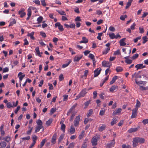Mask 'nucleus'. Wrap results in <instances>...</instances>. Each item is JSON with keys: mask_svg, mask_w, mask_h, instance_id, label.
I'll return each mask as SVG.
<instances>
[{"mask_svg": "<svg viewBox=\"0 0 148 148\" xmlns=\"http://www.w3.org/2000/svg\"><path fill=\"white\" fill-rule=\"evenodd\" d=\"M41 2L42 5L44 6H45L46 5V4L45 3V0H41Z\"/></svg>", "mask_w": 148, "mask_h": 148, "instance_id": "nucleus-63", "label": "nucleus"}, {"mask_svg": "<svg viewBox=\"0 0 148 148\" xmlns=\"http://www.w3.org/2000/svg\"><path fill=\"white\" fill-rule=\"evenodd\" d=\"M83 56L79 55L76 56L74 58L73 61L74 62H78L82 58Z\"/></svg>", "mask_w": 148, "mask_h": 148, "instance_id": "nucleus-9", "label": "nucleus"}, {"mask_svg": "<svg viewBox=\"0 0 148 148\" xmlns=\"http://www.w3.org/2000/svg\"><path fill=\"white\" fill-rule=\"evenodd\" d=\"M135 67L137 69V70L138 69L145 68L146 67V66L145 65H143V64H139L136 65Z\"/></svg>", "mask_w": 148, "mask_h": 148, "instance_id": "nucleus-12", "label": "nucleus"}, {"mask_svg": "<svg viewBox=\"0 0 148 148\" xmlns=\"http://www.w3.org/2000/svg\"><path fill=\"white\" fill-rule=\"evenodd\" d=\"M133 0L128 1V2L127 3L125 7V8H128L131 5V2Z\"/></svg>", "mask_w": 148, "mask_h": 148, "instance_id": "nucleus-34", "label": "nucleus"}, {"mask_svg": "<svg viewBox=\"0 0 148 148\" xmlns=\"http://www.w3.org/2000/svg\"><path fill=\"white\" fill-rule=\"evenodd\" d=\"M109 35L110 38L112 39H113L114 38L116 39L118 38H120L121 37V36H120L119 34H118L116 35H115V34L113 33H110L109 34Z\"/></svg>", "mask_w": 148, "mask_h": 148, "instance_id": "nucleus-5", "label": "nucleus"}, {"mask_svg": "<svg viewBox=\"0 0 148 148\" xmlns=\"http://www.w3.org/2000/svg\"><path fill=\"white\" fill-rule=\"evenodd\" d=\"M127 17V16L126 15H122L120 17V19L122 21H124L125 18Z\"/></svg>", "mask_w": 148, "mask_h": 148, "instance_id": "nucleus-50", "label": "nucleus"}, {"mask_svg": "<svg viewBox=\"0 0 148 148\" xmlns=\"http://www.w3.org/2000/svg\"><path fill=\"white\" fill-rule=\"evenodd\" d=\"M76 112L70 109L68 111L66 114L67 116H69L71 114V116L69 121H71L73 120V118L76 115Z\"/></svg>", "mask_w": 148, "mask_h": 148, "instance_id": "nucleus-2", "label": "nucleus"}, {"mask_svg": "<svg viewBox=\"0 0 148 148\" xmlns=\"http://www.w3.org/2000/svg\"><path fill=\"white\" fill-rule=\"evenodd\" d=\"M75 145V143H70L69 146L68 147V148H73Z\"/></svg>", "mask_w": 148, "mask_h": 148, "instance_id": "nucleus-53", "label": "nucleus"}, {"mask_svg": "<svg viewBox=\"0 0 148 148\" xmlns=\"http://www.w3.org/2000/svg\"><path fill=\"white\" fill-rule=\"evenodd\" d=\"M75 25L74 23H71L70 25V28L75 29Z\"/></svg>", "mask_w": 148, "mask_h": 148, "instance_id": "nucleus-57", "label": "nucleus"}, {"mask_svg": "<svg viewBox=\"0 0 148 148\" xmlns=\"http://www.w3.org/2000/svg\"><path fill=\"white\" fill-rule=\"evenodd\" d=\"M118 86L115 85L112 86L110 89V91L111 92H113L116 89H117Z\"/></svg>", "mask_w": 148, "mask_h": 148, "instance_id": "nucleus-26", "label": "nucleus"}, {"mask_svg": "<svg viewBox=\"0 0 148 148\" xmlns=\"http://www.w3.org/2000/svg\"><path fill=\"white\" fill-rule=\"evenodd\" d=\"M88 57L92 60L95 59L94 55L91 53L89 54Z\"/></svg>", "mask_w": 148, "mask_h": 148, "instance_id": "nucleus-56", "label": "nucleus"}, {"mask_svg": "<svg viewBox=\"0 0 148 148\" xmlns=\"http://www.w3.org/2000/svg\"><path fill=\"white\" fill-rule=\"evenodd\" d=\"M56 111V109L55 108H52L50 110V113L52 114H53Z\"/></svg>", "mask_w": 148, "mask_h": 148, "instance_id": "nucleus-59", "label": "nucleus"}, {"mask_svg": "<svg viewBox=\"0 0 148 148\" xmlns=\"http://www.w3.org/2000/svg\"><path fill=\"white\" fill-rule=\"evenodd\" d=\"M88 73V70H86L84 71V75H82L81 76V77L82 78H83L84 79H86Z\"/></svg>", "mask_w": 148, "mask_h": 148, "instance_id": "nucleus-18", "label": "nucleus"}, {"mask_svg": "<svg viewBox=\"0 0 148 148\" xmlns=\"http://www.w3.org/2000/svg\"><path fill=\"white\" fill-rule=\"evenodd\" d=\"M117 76H115L113 77L112 78V80L110 82V84H113L117 79Z\"/></svg>", "mask_w": 148, "mask_h": 148, "instance_id": "nucleus-28", "label": "nucleus"}, {"mask_svg": "<svg viewBox=\"0 0 148 148\" xmlns=\"http://www.w3.org/2000/svg\"><path fill=\"white\" fill-rule=\"evenodd\" d=\"M133 140L132 145L134 147H136L138 143L140 144L144 143L145 141L144 138L140 137L134 138Z\"/></svg>", "mask_w": 148, "mask_h": 148, "instance_id": "nucleus-1", "label": "nucleus"}, {"mask_svg": "<svg viewBox=\"0 0 148 148\" xmlns=\"http://www.w3.org/2000/svg\"><path fill=\"white\" fill-rule=\"evenodd\" d=\"M117 120L116 118H114L112 119V121L111 122V125H113L116 123Z\"/></svg>", "mask_w": 148, "mask_h": 148, "instance_id": "nucleus-41", "label": "nucleus"}, {"mask_svg": "<svg viewBox=\"0 0 148 148\" xmlns=\"http://www.w3.org/2000/svg\"><path fill=\"white\" fill-rule=\"evenodd\" d=\"M35 50L36 51V53L38 54V56L39 57H42V56L40 54V53L39 51V47H36Z\"/></svg>", "mask_w": 148, "mask_h": 148, "instance_id": "nucleus-32", "label": "nucleus"}, {"mask_svg": "<svg viewBox=\"0 0 148 148\" xmlns=\"http://www.w3.org/2000/svg\"><path fill=\"white\" fill-rule=\"evenodd\" d=\"M46 140V138L43 139L40 142V145L38 146V147H39L40 148H42V147L44 145Z\"/></svg>", "mask_w": 148, "mask_h": 148, "instance_id": "nucleus-23", "label": "nucleus"}, {"mask_svg": "<svg viewBox=\"0 0 148 148\" xmlns=\"http://www.w3.org/2000/svg\"><path fill=\"white\" fill-rule=\"evenodd\" d=\"M30 137L29 136H27L25 137H23L22 138L23 140H29L30 139Z\"/></svg>", "mask_w": 148, "mask_h": 148, "instance_id": "nucleus-61", "label": "nucleus"}, {"mask_svg": "<svg viewBox=\"0 0 148 148\" xmlns=\"http://www.w3.org/2000/svg\"><path fill=\"white\" fill-rule=\"evenodd\" d=\"M121 53L119 50H117L116 51L114 52V55H118L120 54Z\"/></svg>", "mask_w": 148, "mask_h": 148, "instance_id": "nucleus-62", "label": "nucleus"}, {"mask_svg": "<svg viewBox=\"0 0 148 148\" xmlns=\"http://www.w3.org/2000/svg\"><path fill=\"white\" fill-rule=\"evenodd\" d=\"M65 128H66L65 125L64 123H62L61 125V129L63 131V132H65Z\"/></svg>", "mask_w": 148, "mask_h": 148, "instance_id": "nucleus-39", "label": "nucleus"}, {"mask_svg": "<svg viewBox=\"0 0 148 148\" xmlns=\"http://www.w3.org/2000/svg\"><path fill=\"white\" fill-rule=\"evenodd\" d=\"M16 21L15 19L12 18L11 20V21L10 22L9 26H12L14 24H16Z\"/></svg>", "mask_w": 148, "mask_h": 148, "instance_id": "nucleus-24", "label": "nucleus"}, {"mask_svg": "<svg viewBox=\"0 0 148 148\" xmlns=\"http://www.w3.org/2000/svg\"><path fill=\"white\" fill-rule=\"evenodd\" d=\"M141 105V103L137 99V100L136 103V108H138L140 107Z\"/></svg>", "mask_w": 148, "mask_h": 148, "instance_id": "nucleus-46", "label": "nucleus"}, {"mask_svg": "<svg viewBox=\"0 0 148 148\" xmlns=\"http://www.w3.org/2000/svg\"><path fill=\"white\" fill-rule=\"evenodd\" d=\"M116 70L117 72H120L122 71L123 69L121 66H117L116 67Z\"/></svg>", "mask_w": 148, "mask_h": 148, "instance_id": "nucleus-37", "label": "nucleus"}, {"mask_svg": "<svg viewBox=\"0 0 148 148\" xmlns=\"http://www.w3.org/2000/svg\"><path fill=\"white\" fill-rule=\"evenodd\" d=\"M136 25V24L135 23H134L132 25L130 26V29L132 30H134L135 28V26Z\"/></svg>", "mask_w": 148, "mask_h": 148, "instance_id": "nucleus-60", "label": "nucleus"}, {"mask_svg": "<svg viewBox=\"0 0 148 148\" xmlns=\"http://www.w3.org/2000/svg\"><path fill=\"white\" fill-rule=\"evenodd\" d=\"M81 116L79 115L76 116L74 121V124L75 127H77L79 125V122L80 120Z\"/></svg>", "mask_w": 148, "mask_h": 148, "instance_id": "nucleus-4", "label": "nucleus"}, {"mask_svg": "<svg viewBox=\"0 0 148 148\" xmlns=\"http://www.w3.org/2000/svg\"><path fill=\"white\" fill-rule=\"evenodd\" d=\"M106 128V125L104 124H102L101 126H100L98 128V130L99 132H102Z\"/></svg>", "mask_w": 148, "mask_h": 148, "instance_id": "nucleus-21", "label": "nucleus"}, {"mask_svg": "<svg viewBox=\"0 0 148 148\" xmlns=\"http://www.w3.org/2000/svg\"><path fill=\"white\" fill-rule=\"evenodd\" d=\"M101 71V68H97L94 71V77H96L98 76V75L100 73Z\"/></svg>", "mask_w": 148, "mask_h": 148, "instance_id": "nucleus-8", "label": "nucleus"}, {"mask_svg": "<svg viewBox=\"0 0 148 148\" xmlns=\"http://www.w3.org/2000/svg\"><path fill=\"white\" fill-rule=\"evenodd\" d=\"M139 33H143L144 32L143 27V26L139 27Z\"/></svg>", "mask_w": 148, "mask_h": 148, "instance_id": "nucleus-55", "label": "nucleus"}, {"mask_svg": "<svg viewBox=\"0 0 148 148\" xmlns=\"http://www.w3.org/2000/svg\"><path fill=\"white\" fill-rule=\"evenodd\" d=\"M142 39L143 40V44H145L147 41V38L146 36L143 37Z\"/></svg>", "mask_w": 148, "mask_h": 148, "instance_id": "nucleus-45", "label": "nucleus"}, {"mask_svg": "<svg viewBox=\"0 0 148 148\" xmlns=\"http://www.w3.org/2000/svg\"><path fill=\"white\" fill-rule=\"evenodd\" d=\"M138 129V128L137 127L131 128L128 130V132L129 133H130L133 132H135L137 131Z\"/></svg>", "mask_w": 148, "mask_h": 148, "instance_id": "nucleus-20", "label": "nucleus"}, {"mask_svg": "<svg viewBox=\"0 0 148 148\" xmlns=\"http://www.w3.org/2000/svg\"><path fill=\"white\" fill-rule=\"evenodd\" d=\"M99 138L98 136H94L92 139L91 143L93 146L96 145L97 144V141Z\"/></svg>", "mask_w": 148, "mask_h": 148, "instance_id": "nucleus-3", "label": "nucleus"}, {"mask_svg": "<svg viewBox=\"0 0 148 148\" xmlns=\"http://www.w3.org/2000/svg\"><path fill=\"white\" fill-rule=\"evenodd\" d=\"M110 49V47H108L106 48L105 50L103 51V54H106L108 53Z\"/></svg>", "mask_w": 148, "mask_h": 148, "instance_id": "nucleus-38", "label": "nucleus"}, {"mask_svg": "<svg viewBox=\"0 0 148 148\" xmlns=\"http://www.w3.org/2000/svg\"><path fill=\"white\" fill-rule=\"evenodd\" d=\"M90 100H89L86 101L84 103V107L85 108H86L88 106V105L90 103Z\"/></svg>", "mask_w": 148, "mask_h": 148, "instance_id": "nucleus-33", "label": "nucleus"}, {"mask_svg": "<svg viewBox=\"0 0 148 148\" xmlns=\"http://www.w3.org/2000/svg\"><path fill=\"white\" fill-rule=\"evenodd\" d=\"M88 90L85 88L82 89L79 93L80 94L82 97H84L86 94L88 92Z\"/></svg>", "mask_w": 148, "mask_h": 148, "instance_id": "nucleus-11", "label": "nucleus"}, {"mask_svg": "<svg viewBox=\"0 0 148 148\" xmlns=\"http://www.w3.org/2000/svg\"><path fill=\"white\" fill-rule=\"evenodd\" d=\"M25 9L24 8H21L18 11V14L20 15V17L22 18L24 17L26 14L25 12H24Z\"/></svg>", "mask_w": 148, "mask_h": 148, "instance_id": "nucleus-7", "label": "nucleus"}, {"mask_svg": "<svg viewBox=\"0 0 148 148\" xmlns=\"http://www.w3.org/2000/svg\"><path fill=\"white\" fill-rule=\"evenodd\" d=\"M88 42V40L85 37H82V40L79 42L80 43H86Z\"/></svg>", "mask_w": 148, "mask_h": 148, "instance_id": "nucleus-19", "label": "nucleus"}, {"mask_svg": "<svg viewBox=\"0 0 148 148\" xmlns=\"http://www.w3.org/2000/svg\"><path fill=\"white\" fill-rule=\"evenodd\" d=\"M53 121V119H49L46 123V125L47 126H49L51 123Z\"/></svg>", "mask_w": 148, "mask_h": 148, "instance_id": "nucleus-27", "label": "nucleus"}, {"mask_svg": "<svg viewBox=\"0 0 148 148\" xmlns=\"http://www.w3.org/2000/svg\"><path fill=\"white\" fill-rule=\"evenodd\" d=\"M71 61H69L67 63L65 64L62 65V67L63 68H65L69 64L71 63Z\"/></svg>", "mask_w": 148, "mask_h": 148, "instance_id": "nucleus-49", "label": "nucleus"}, {"mask_svg": "<svg viewBox=\"0 0 148 148\" xmlns=\"http://www.w3.org/2000/svg\"><path fill=\"white\" fill-rule=\"evenodd\" d=\"M115 142L114 139L112 140L111 142L108 144L106 146V148H110L111 147H113L115 144Z\"/></svg>", "mask_w": 148, "mask_h": 148, "instance_id": "nucleus-10", "label": "nucleus"}, {"mask_svg": "<svg viewBox=\"0 0 148 148\" xmlns=\"http://www.w3.org/2000/svg\"><path fill=\"white\" fill-rule=\"evenodd\" d=\"M126 40V38H123L119 41V43L121 46H124L126 45V43L125 42V41Z\"/></svg>", "mask_w": 148, "mask_h": 148, "instance_id": "nucleus-16", "label": "nucleus"}, {"mask_svg": "<svg viewBox=\"0 0 148 148\" xmlns=\"http://www.w3.org/2000/svg\"><path fill=\"white\" fill-rule=\"evenodd\" d=\"M142 123L144 124L148 123V119L143 120L142 121Z\"/></svg>", "mask_w": 148, "mask_h": 148, "instance_id": "nucleus-64", "label": "nucleus"}, {"mask_svg": "<svg viewBox=\"0 0 148 148\" xmlns=\"http://www.w3.org/2000/svg\"><path fill=\"white\" fill-rule=\"evenodd\" d=\"M56 134H53L51 139V143L53 144H55L56 142Z\"/></svg>", "mask_w": 148, "mask_h": 148, "instance_id": "nucleus-22", "label": "nucleus"}, {"mask_svg": "<svg viewBox=\"0 0 148 148\" xmlns=\"http://www.w3.org/2000/svg\"><path fill=\"white\" fill-rule=\"evenodd\" d=\"M122 110L121 108H119L117 110H116L114 111L113 113V116H114L116 114H119L121 112Z\"/></svg>", "mask_w": 148, "mask_h": 148, "instance_id": "nucleus-15", "label": "nucleus"}, {"mask_svg": "<svg viewBox=\"0 0 148 148\" xmlns=\"http://www.w3.org/2000/svg\"><path fill=\"white\" fill-rule=\"evenodd\" d=\"M6 106L8 108H10L11 107H12V104L11 102H8L7 103Z\"/></svg>", "mask_w": 148, "mask_h": 148, "instance_id": "nucleus-54", "label": "nucleus"}, {"mask_svg": "<svg viewBox=\"0 0 148 148\" xmlns=\"http://www.w3.org/2000/svg\"><path fill=\"white\" fill-rule=\"evenodd\" d=\"M85 131L84 130H83L81 132V133L79 134V136L78 138L80 139H81L82 138L84 137V133Z\"/></svg>", "mask_w": 148, "mask_h": 148, "instance_id": "nucleus-35", "label": "nucleus"}, {"mask_svg": "<svg viewBox=\"0 0 148 148\" xmlns=\"http://www.w3.org/2000/svg\"><path fill=\"white\" fill-rule=\"evenodd\" d=\"M43 19V18L42 17V16H40L39 17H38L37 20L38 23H41L42 22V21Z\"/></svg>", "mask_w": 148, "mask_h": 148, "instance_id": "nucleus-42", "label": "nucleus"}, {"mask_svg": "<svg viewBox=\"0 0 148 148\" xmlns=\"http://www.w3.org/2000/svg\"><path fill=\"white\" fill-rule=\"evenodd\" d=\"M102 64L104 67H108L110 66V63L108 62L104 61L102 62Z\"/></svg>", "mask_w": 148, "mask_h": 148, "instance_id": "nucleus-17", "label": "nucleus"}, {"mask_svg": "<svg viewBox=\"0 0 148 148\" xmlns=\"http://www.w3.org/2000/svg\"><path fill=\"white\" fill-rule=\"evenodd\" d=\"M122 148H131V146L129 145H126L125 144H123L122 145Z\"/></svg>", "mask_w": 148, "mask_h": 148, "instance_id": "nucleus-52", "label": "nucleus"}, {"mask_svg": "<svg viewBox=\"0 0 148 148\" xmlns=\"http://www.w3.org/2000/svg\"><path fill=\"white\" fill-rule=\"evenodd\" d=\"M125 62L127 64H130L132 63V60H131L128 59L125 60Z\"/></svg>", "mask_w": 148, "mask_h": 148, "instance_id": "nucleus-58", "label": "nucleus"}, {"mask_svg": "<svg viewBox=\"0 0 148 148\" xmlns=\"http://www.w3.org/2000/svg\"><path fill=\"white\" fill-rule=\"evenodd\" d=\"M141 76L140 75H139L138 73H135L132 75V78H135L136 79H137L138 78H141ZM132 80H133V79H132Z\"/></svg>", "mask_w": 148, "mask_h": 148, "instance_id": "nucleus-14", "label": "nucleus"}, {"mask_svg": "<svg viewBox=\"0 0 148 148\" xmlns=\"http://www.w3.org/2000/svg\"><path fill=\"white\" fill-rule=\"evenodd\" d=\"M43 128V127L37 126L36 127V129L35 131V133H37V132L39 131L41 129Z\"/></svg>", "mask_w": 148, "mask_h": 148, "instance_id": "nucleus-31", "label": "nucleus"}, {"mask_svg": "<svg viewBox=\"0 0 148 148\" xmlns=\"http://www.w3.org/2000/svg\"><path fill=\"white\" fill-rule=\"evenodd\" d=\"M0 143L1 144V146L2 148L5 147L7 145L5 141L1 142Z\"/></svg>", "mask_w": 148, "mask_h": 148, "instance_id": "nucleus-40", "label": "nucleus"}, {"mask_svg": "<svg viewBox=\"0 0 148 148\" xmlns=\"http://www.w3.org/2000/svg\"><path fill=\"white\" fill-rule=\"evenodd\" d=\"M27 16H31L32 15V10H31L30 8H28L27 10Z\"/></svg>", "mask_w": 148, "mask_h": 148, "instance_id": "nucleus-51", "label": "nucleus"}, {"mask_svg": "<svg viewBox=\"0 0 148 148\" xmlns=\"http://www.w3.org/2000/svg\"><path fill=\"white\" fill-rule=\"evenodd\" d=\"M93 111L92 109H90L89 110V112L87 114V116L88 117L90 116L92 114Z\"/></svg>", "mask_w": 148, "mask_h": 148, "instance_id": "nucleus-43", "label": "nucleus"}, {"mask_svg": "<svg viewBox=\"0 0 148 148\" xmlns=\"http://www.w3.org/2000/svg\"><path fill=\"white\" fill-rule=\"evenodd\" d=\"M34 32H32L30 33H28L27 34V36H29L31 39L34 40Z\"/></svg>", "mask_w": 148, "mask_h": 148, "instance_id": "nucleus-25", "label": "nucleus"}, {"mask_svg": "<svg viewBox=\"0 0 148 148\" xmlns=\"http://www.w3.org/2000/svg\"><path fill=\"white\" fill-rule=\"evenodd\" d=\"M3 140L8 142H9L10 140V137L9 136H6L3 138Z\"/></svg>", "mask_w": 148, "mask_h": 148, "instance_id": "nucleus-30", "label": "nucleus"}, {"mask_svg": "<svg viewBox=\"0 0 148 148\" xmlns=\"http://www.w3.org/2000/svg\"><path fill=\"white\" fill-rule=\"evenodd\" d=\"M22 74V73L21 72H19L18 75V76L19 77V80L20 82V86H21V81L22 80L23 78L25 77V75H22L21 76H20Z\"/></svg>", "mask_w": 148, "mask_h": 148, "instance_id": "nucleus-13", "label": "nucleus"}, {"mask_svg": "<svg viewBox=\"0 0 148 148\" xmlns=\"http://www.w3.org/2000/svg\"><path fill=\"white\" fill-rule=\"evenodd\" d=\"M64 137V134H61L60 136L59 139L58 140V143H60L61 142V140L63 139Z\"/></svg>", "mask_w": 148, "mask_h": 148, "instance_id": "nucleus-48", "label": "nucleus"}, {"mask_svg": "<svg viewBox=\"0 0 148 148\" xmlns=\"http://www.w3.org/2000/svg\"><path fill=\"white\" fill-rule=\"evenodd\" d=\"M37 137L35 135H34L32 136V139H33V142H34L35 143H36V140H37Z\"/></svg>", "mask_w": 148, "mask_h": 148, "instance_id": "nucleus-47", "label": "nucleus"}, {"mask_svg": "<svg viewBox=\"0 0 148 148\" xmlns=\"http://www.w3.org/2000/svg\"><path fill=\"white\" fill-rule=\"evenodd\" d=\"M75 132V129L74 127L72 126H71V128L70 129V133L71 134H74Z\"/></svg>", "mask_w": 148, "mask_h": 148, "instance_id": "nucleus-44", "label": "nucleus"}, {"mask_svg": "<svg viewBox=\"0 0 148 148\" xmlns=\"http://www.w3.org/2000/svg\"><path fill=\"white\" fill-rule=\"evenodd\" d=\"M56 11L60 15H66V13L64 11H62L61 10H56Z\"/></svg>", "mask_w": 148, "mask_h": 148, "instance_id": "nucleus-36", "label": "nucleus"}, {"mask_svg": "<svg viewBox=\"0 0 148 148\" xmlns=\"http://www.w3.org/2000/svg\"><path fill=\"white\" fill-rule=\"evenodd\" d=\"M36 123L38 126L42 127H43L42 126V122L40 120H38L36 121Z\"/></svg>", "mask_w": 148, "mask_h": 148, "instance_id": "nucleus-29", "label": "nucleus"}, {"mask_svg": "<svg viewBox=\"0 0 148 148\" xmlns=\"http://www.w3.org/2000/svg\"><path fill=\"white\" fill-rule=\"evenodd\" d=\"M138 110V108H135L132 110V113L131 117L132 119L135 118L136 117Z\"/></svg>", "mask_w": 148, "mask_h": 148, "instance_id": "nucleus-6", "label": "nucleus"}]
</instances>
